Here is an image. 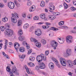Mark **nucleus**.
Here are the masks:
<instances>
[{
  "label": "nucleus",
  "instance_id": "obj_63",
  "mask_svg": "<svg viewBox=\"0 0 76 76\" xmlns=\"http://www.w3.org/2000/svg\"><path fill=\"white\" fill-rule=\"evenodd\" d=\"M45 23L46 25H51V23H50L46 22Z\"/></svg>",
  "mask_w": 76,
  "mask_h": 76
},
{
  "label": "nucleus",
  "instance_id": "obj_62",
  "mask_svg": "<svg viewBox=\"0 0 76 76\" xmlns=\"http://www.w3.org/2000/svg\"><path fill=\"white\" fill-rule=\"evenodd\" d=\"M43 59L45 61L47 60V57H46L45 56H44L43 55Z\"/></svg>",
  "mask_w": 76,
  "mask_h": 76
},
{
  "label": "nucleus",
  "instance_id": "obj_29",
  "mask_svg": "<svg viewBox=\"0 0 76 76\" xmlns=\"http://www.w3.org/2000/svg\"><path fill=\"white\" fill-rule=\"evenodd\" d=\"M49 9L52 10H55V7L54 5H50Z\"/></svg>",
  "mask_w": 76,
  "mask_h": 76
},
{
  "label": "nucleus",
  "instance_id": "obj_35",
  "mask_svg": "<svg viewBox=\"0 0 76 76\" xmlns=\"http://www.w3.org/2000/svg\"><path fill=\"white\" fill-rule=\"evenodd\" d=\"M27 6H31L32 5V2L31 1H28L27 3Z\"/></svg>",
  "mask_w": 76,
  "mask_h": 76
},
{
  "label": "nucleus",
  "instance_id": "obj_16",
  "mask_svg": "<svg viewBox=\"0 0 76 76\" xmlns=\"http://www.w3.org/2000/svg\"><path fill=\"white\" fill-rule=\"evenodd\" d=\"M58 42L60 44H63L64 42V39H62V38H59L58 39Z\"/></svg>",
  "mask_w": 76,
  "mask_h": 76
},
{
  "label": "nucleus",
  "instance_id": "obj_14",
  "mask_svg": "<svg viewBox=\"0 0 76 76\" xmlns=\"http://www.w3.org/2000/svg\"><path fill=\"white\" fill-rule=\"evenodd\" d=\"M67 65L69 67H72L73 66V62L71 61H68L67 62Z\"/></svg>",
  "mask_w": 76,
  "mask_h": 76
},
{
  "label": "nucleus",
  "instance_id": "obj_40",
  "mask_svg": "<svg viewBox=\"0 0 76 76\" xmlns=\"http://www.w3.org/2000/svg\"><path fill=\"white\" fill-rule=\"evenodd\" d=\"M40 6L42 7H44L45 6V2L44 1H42L40 4Z\"/></svg>",
  "mask_w": 76,
  "mask_h": 76
},
{
  "label": "nucleus",
  "instance_id": "obj_51",
  "mask_svg": "<svg viewBox=\"0 0 76 76\" xmlns=\"http://www.w3.org/2000/svg\"><path fill=\"white\" fill-rule=\"evenodd\" d=\"M1 31H4V27L3 26H1L0 27Z\"/></svg>",
  "mask_w": 76,
  "mask_h": 76
},
{
  "label": "nucleus",
  "instance_id": "obj_9",
  "mask_svg": "<svg viewBox=\"0 0 76 76\" xmlns=\"http://www.w3.org/2000/svg\"><path fill=\"white\" fill-rule=\"evenodd\" d=\"M17 69L16 67L15 66H12V73H15L16 75H19V73L18 72H17Z\"/></svg>",
  "mask_w": 76,
  "mask_h": 76
},
{
  "label": "nucleus",
  "instance_id": "obj_28",
  "mask_svg": "<svg viewBox=\"0 0 76 76\" xmlns=\"http://www.w3.org/2000/svg\"><path fill=\"white\" fill-rule=\"evenodd\" d=\"M2 54L3 56H4V57H5L6 58H8V59L10 58L9 56H8V55H7L6 54V53H4V52H2Z\"/></svg>",
  "mask_w": 76,
  "mask_h": 76
},
{
  "label": "nucleus",
  "instance_id": "obj_45",
  "mask_svg": "<svg viewBox=\"0 0 76 76\" xmlns=\"http://www.w3.org/2000/svg\"><path fill=\"white\" fill-rule=\"evenodd\" d=\"M64 21H61L59 23V25L60 26H62V25H64Z\"/></svg>",
  "mask_w": 76,
  "mask_h": 76
},
{
  "label": "nucleus",
  "instance_id": "obj_5",
  "mask_svg": "<svg viewBox=\"0 0 76 76\" xmlns=\"http://www.w3.org/2000/svg\"><path fill=\"white\" fill-rule=\"evenodd\" d=\"M43 56V54H41L40 55L37 56L36 58L37 61L38 62H41V61H42Z\"/></svg>",
  "mask_w": 76,
  "mask_h": 76
},
{
  "label": "nucleus",
  "instance_id": "obj_20",
  "mask_svg": "<svg viewBox=\"0 0 76 76\" xmlns=\"http://www.w3.org/2000/svg\"><path fill=\"white\" fill-rule=\"evenodd\" d=\"M72 50L70 49H67L66 50V53H67V54L70 56L72 54Z\"/></svg>",
  "mask_w": 76,
  "mask_h": 76
},
{
  "label": "nucleus",
  "instance_id": "obj_15",
  "mask_svg": "<svg viewBox=\"0 0 76 76\" xmlns=\"http://www.w3.org/2000/svg\"><path fill=\"white\" fill-rule=\"evenodd\" d=\"M40 17L41 19H44L45 20H47V18L45 17V14H42L40 15Z\"/></svg>",
  "mask_w": 76,
  "mask_h": 76
},
{
  "label": "nucleus",
  "instance_id": "obj_54",
  "mask_svg": "<svg viewBox=\"0 0 76 76\" xmlns=\"http://www.w3.org/2000/svg\"><path fill=\"white\" fill-rule=\"evenodd\" d=\"M61 29H66V28H67V27L66 26H61Z\"/></svg>",
  "mask_w": 76,
  "mask_h": 76
},
{
  "label": "nucleus",
  "instance_id": "obj_11",
  "mask_svg": "<svg viewBox=\"0 0 76 76\" xmlns=\"http://www.w3.org/2000/svg\"><path fill=\"white\" fill-rule=\"evenodd\" d=\"M48 66L50 69L53 70L54 69V63L52 62H50L48 64Z\"/></svg>",
  "mask_w": 76,
  "mask_h": 76
},
{
  "label": "nucleus",
  "instance_id": "obj_64",
  "mask_svg": "<svg viewBox=\"0 0 76 76\" xmlns=\"http://www.w3.org/2000/svg\"><path fill=\"white\" fill-rule=\"evenodd\" d=\"M73 64L74 65H76V59L73 61Z\"/></svg>",
  "mask_w": 76,
  "mask_h": 76
},
{
  "label": "nucleus",
  "instance_id": "obj_57",
  "mask_svg": "<svg viewBox=\"0 0 76 76\" xmlns=\"http://www.w3.org/2000/svg\"><path fill=\"white\" fill-rule=\"evenodd\" d=\"M15 5L18 7H20V4H19V3H17L15 4Z\"/></svg>",
  "mask_w": 76,
  "mask_h": 76
},
{
  "label": "nucleus",
  "instance_id": "obj_33",
  "mask_svg": "<svg viewBox=\"0 0 76 76\" xmlns=\"http://www.w3.org/2000/svg\"><path fill=\"white\" fill-rule=\"evenodd\" d=\"M27 18L29 20H31L32 19V14H28L27 16Z\"/></svg>",
  "mask_w": 76,
  "mask_h": 76
},
{
  "label": "nucleus",
  "instance_id": "obj_43",
  "mask_svg": "<svg viewBox=\"0 0 76 76\" xmlns=\"http://www.w3.org/2000/svg\"><path fill=\"white\" fill-rule=\"evenodd\" d=\"M49 35L50 37H53L54 36L53 32H50L49 34Z\"/></svg>",
  "mask_w": 76,
  "mask_h": 76
},
{
  "label": "nucleus",
  "instance_id": "obj_10",
  "mask_svg": "<svg viewBox=\"0 0 76 76\" xmlns=\"http://www.w3.org/2000/svg\"><path fill=\"white\" fill-rule=\"evenodd\" d=\"M11 20L12 22L13 23H16L18 22V20L17 19L13 16L11 17Z\"/></svg>",
  "mask_w": 76,
  "mask_h": 76
},
{
  "label": "nucleus",
  "instance_id": "obj_13",
  "mask_svg": "<svg viewBox=\"0 0 76 76\" xmlns=\"http://www.w3.org/2000/svg\"><path fill=\"white\" fill-rule=\"evenodd\" d=\"M11 16H12V17H14L15 18H16V19H19V15L18 14V13L16 12H15L14 14L12 13Z\"/></svg>",
  "mask_w": 76,
  "mask_h": 76
},
{
  "label": "nucleus",
  "instance_id": "obj_42",
  "mask_svg": "<svg viewBox=\"0 0 76 76\" xmlns=\"http://www.w3.org/2000/svg\"><path fill=\"white\" fill-rule=\"evenodd\" d=\"M35 58L34 57H30L29 58V60L30 61H34L35 60Z\"/></svg>",
  "mask_w": 76,
  "mask_h": 76
},
{
  "label": "nucleus",
  "instance_id": "obj_21",
  "mask_svg": "<svg viewBox=\"0 0 76 76\" xmlns=\"http://www.w3.org/2000/svg\"><path fill=\"white\" fill-rule=\"evenodd\" d=\"M29 27V24L28 23L24 24L23 26V28L25 29H26L28 28Z\"/></svg>",
  "mask_w": 76,
  "mask_h": 76
},
{
  "label": "nucleus",
  "instance_id": "obj_26",
  "mask_svg": "<svg viewBox=\"0 0 76 76\" xmlns=\"http://www.w3.org/2000/svg\"><path fill=\"white\" fill-rule=\"evenodd\" d=\"M2 21L3 22H7V20H8V18H7L5 17L4 18H3L2 19Z\"/></svg>",
  "mask_w": 76,
  "mask_h": 76
},
{
  "label": "nucleus",
  "instance_id": "obj_59",
  "mask_svg": "<svg viewBox=\"0 0 76 76\" xmlns=\"http://www.w3.org/2000/svg\"><path fill=\"white\" fill-rule=\"evenodd\" d=\"M5 27H6V28H9V25L8 24H6L5 25Z\"/></svg>",
  "mask_w": 76,
  "mask_h": 76
},
{
  "label": "nucleus",
  "instance_id": "obj_18",
  "mask_svg": "<svg viewBox=\"0 0 76 76\" xmlns=\"http://www.w3.org/2000/svg\"><path fill=\"white\" fill-rule=\"evenodd\" d=\"M19 51L21 53H23L25 51V48L24 47H20L19 49Z\"/></svg>",
  "mask_w": 76,
  "mask_h": 76
},
{
  "label": "nucleus",
  "instance_id": "obj_47",
  "mask_svg": "<svg viewBox=\"0 0 76 76\" xmlns=\"http://www.w3.org/2000/svg\"><path fill=\"white\" fill-rule=\"evenodd\" d=\"M71 10L72 11H75L76 10V8H75L73 7L71 8Z\"/></svg>",
  "mask_w": 76,
  "mask_h": 76
},
{
  "label": "nucleus",
  "instance_id": "obj_44",
  "mask_svg": "<svg viewBox=\"0 0 76 76\" xmlns=\"http://www.w3.org/2000/svg\"><path fill=\"white\" fill-rule=\"evenodd\" d=\"M4 40L5 41V45H8V42H9V41H8L6 39H4Z\"/></svg>",
  "mask_w": 76,
  "mask_h": 76
},
{
  "label": "nucleus",
  "instance_id": "obj_31",
  "mask_svg": "<svg viewBox=\"0 0 76 76\" xmlns=\"http://www.w3.org/2000/svg\"><path fill=\"white\" fill-rule=\"evenodd\" d=\"M18 35H22L23 34V31L21 29H19L18 32Z\"/></svg>",
  "mask_w": 76,
  "mask_h": 76
},
{
  "label": "nucleus",
  "instance_id": "obj_1",
  "mask_svg": "<svg viewBox=\"0 0 76 76\" xmlns=\"http://www.w3.org/2000/svg\"><path fill=\"white\" fill-rule=\"evenodd\" d=\"M13 34H14L13 31L10 29H7L4 32V34L5 35H7L8 37H12Z\"/></svg>",
  "mask_w": 76,
  "mask_h": 76
},
{
  "label": "nucleus",
  "instance_id": "obj_32",
  "mask_svg": "<svg viewBox=\"0 0 76 76\" xmlns=\"http://www.w3.org/2000/svg\"><path fill=\"white\" fill-rule=\"evenodd\" d=\"M28 65L29 66H30V67H34L35 65H34V63H32V62H30L28 64Z\"/></svg>",
  "mask_w": 76,
  "mask_h": 76
},
{
  "label": "nucleus",
  "instance_id": "obj_58",
  "mask_svg": "<svg viewBox=\"0 0 76 76\" xmlns=\"http://www.w3.org/2000/svg\"><path fill=\"white\" fill-rule=\"evenodd\" d=\"M4 6V4L2 3H0V7H3Z\"/></svg>",
  "mask_w": 76,
  "mask_h": 76
},
{
  "label": "nucleus",
  "instance_id": "obj_19",
  "mask_svg": "<svg viewBox=\"0 0 76 76\" xmlns=\"http://www.w3.org/2000/svg\"><path fill=\"white\" fill-rule=\"evenodd\" d=\"M45 68V65L44 63H42L40 64V68L41 69H44Z\"/></svg>",
  "mask_w": 76,
  "mask_h": 76
},
{
  "label": "nucleus",
  "instance_id": "obj_55",
  "mask_svg": "<svg viewBox=\"0 0 76 76\" xmlns=\"http://www.w3.org/2000/svg\"><path fill=\"white\" fill-rule=\"evenodd\" d=\"M22 44L23 45H27L28 44L26 42L24 41L23 42Z\"/></svg>",
  "mask_w": 76,
  "mask_h": 76
},
{
  "label": "nucleus",
  "instance_id": "obj_3",
  "mask_svg": "<svg viewBox=\"0 0 76 76\" xmlns=\"http://www.w3.org/2000/svg\"><path fill=\"white\" fill-rule=\"evenodd\" d=\"M72 39L73 37L70 35L66 36V41L67 44H71L72 42Z\"/></svg>",
  "mask_w": 76,
  "mask_h": 76
},
{
  "label": "nucleus",
  "instance_id": "obj_60",
  "mask_svg": "<svg viewBox=\"0 0 76 76\" xmlns=\"http://www.w3.org/2000/svg\"><path fill=\"white\" fill-rule=\"evenodd\" d=\"M3 45V44L2 43L0 44V50L2 48V46Z\"/></svg>",
  "mask_w": 76,
  "mask_h": 76
},
{
  "label": "nucleus",
  "instance_id": "obj_7",
  "mask_svg": "<svg viewBox=\"0 0 76 76\" xmlns=\"http://www.w3.org/2000/svg\"><path fill=\"white\" fill-rule=\"evenodd\" d=\"M7 6L9 8L13 9L15 7V4L13 2H10L7 3Z\"/></svg>",
  "mask_w": 76,
  "mask_h": 76
},
{
  "label": "nucleus",
  "instance_id": "obj_37",
  "mask_svg": "<svg viewBox=\"0 0 76 76\" xmlns=\"http://www.w3.org/2000/svg\"><path fill=\"white\" fill-rule=\"evenodd\" d=\"M21 16L23 18H25L26 17V14L25 12H23L22 13Z\"/></svg>",
  "mask_w": 76,
  "mask_h": 76
},
{
  "label": "nucleus",
  "instance_id": "obj_49",
  "mask_svg": "<svg viewBox=\"0 0 76 76\" xmlns=\"http://www.w3.org/2000/svg\"><path fill=\"white\" fill-rule=\"evenodd\" d=\"M49 50H47L46 51H45V56H48V55L49 54Z\"/></svg>",
  "mask_w": 76,
  "mask_h": 76
},
{
  "label": "nucleus",
  "instance_id": "obj_25",
  "mask_svg": "<svg viewBox=\"0 0 76 76\" xmlns=\"http://www.w3.org/2000/svg\"><path fill=\"white\" fill-rule=\"evenodd\" d=\"M25 39V37L24 36H20L19 37V40L20 41H23Z\"/></svg>",
  "mask_w": 76,
  "mask_h": 76
},
{
  "label": "nucleus",
  "instance_id": "obj_53",
  "mask_svg": "<svg viewBox=\"0 0 76 76\" xmlns=\"http://www.w3.org/2000/svg\"><path fill=\"white\" fill-rule=\"evenodd\" d=\"M34 26H31L30 27V28L29 31L30 32H32L34 30Z\"/></svg>",
  "mask_w": 76,
  "mask_h": 76
},
{
  "label": "nucleus",
  "instance_id": "obj_2",
  "mask_svg": "<svg viewBox=\"0 0 76 76\" xmlns=\"http://www.w3.org/2000/svg\"><path fill=\"white\" fill-rule=\"evenodd\" d=\"M50 45L53 48L54 50H56V47H57L58 43L56 41L53 40L50 42Z\"/></svg>",
  "mask_w": 76,
  "mask_h": 76
},
{
  "label": "nucleus",
  "instance_id": "obj_27",
  "mask_svg": "<svg viewBox=\"0 0 76 76\" xmlns=\"http://www.w3.org/2000/svg\"><path fill=\"white\" fill-rule=\"evenodd\" d=\"M48 18H49V19L51 20H53V19L56 18V17L53 15H50L48 16Z\"/></svg>",
  "mask_w": 76,
  "mask_h": 76
},
{
  "label": "nucleus",
  "instance_id": "obj_22",
  "mask_svg": "<svg viewBox=\"0 0 76 76\" xmlns=\"http://www.w3.org/2000/svg\"><path fill=\"white\" fill-rule=\"evenodd\" d=\"M30 40L31 42H34V43H37L38 42V40H37L35 38L33 37H31L30 38Z\"/></svg>",
  "mask_w": 76,
  "mask_h": 76
},
{
  "label": "nucleus",
  "instance_id": "obj_24",
  "mask_svg": "<svg viewBox=\"0 0 76 76\" xmlns=\"http://www.w3.org/2000/svg\"><path fill=\"white\" fill-rule=\"evenodd\" d=\"M22 21L21 20H19L18 21V22L17 23V26H20L22 25Z\"/></svg>",
  "mask_w": 76,
  "mask_h": 76
},
{
  "label": "nucleus",
  "instance_id": "obj_46",
  "mask_svg": "<svg viewBox=\"0 0 76 76\" xmlns=\"http://www.w3.org/2000/svg\"><path fill=\"white\" fill-rule=\"evenodd\" d=\"M53 14L54 15H55V16H58V15H60V13L54 12H53Z\"/></svg>",
  "mask_w": 76,
  "mask_h": 76
},
{
  "label": "nucleus",
  "instance_id": "obj_12",
  "mask_svg": "<svg viewBox=\"0 0 76 76\" xmlns=\"http://www.w3.org/2000/svg\"><path fill=\"white\" fill-rule=\"evenodd\" d=\"M35 9H36L35 6L33 5L30 8L29 11L30 12H34L35 10Z\"/></svg>",
  "mask_w": 76,
  "mask_h": 76
},
{
  "label": "nucleus",
  "instance_id": "obj_34",
  "mask_svg": "<svg viewBox=\"0 0 76 76\" xmlns=\"http://www.w3.org/2000/svg\"><path fill=\"white\" fill-rule=\"evenodd\" d=\"M19 58H25V57H26V55H19Z\"/></svg>",
  "mask_w": 76,
  "mask_h": 76
},
{
  "label": "nucleus",
  "instance_id": "obj_48",
  "mask_svg": "<svg viewBox=\"0 0 76 76\" xmlns=\"http://www.w3.org/2000/svg\"><path fill=\"white\" fill-rule=\"evenodd\" d=\"M51 29L54 31H57L58 29L57 28L53 27Z\"/></svg>",
  "mask_w": 76,
  "mask_h": 76
},
{
  "label": "nucleus",
  "instance_id": "obj_41",
  "mask_svg": "<svg viewBox=\"0 0 76 76\" xmlns=\"http://www.w3.org/2000/svg\"><path fill=\"white\" fill-rule=\"evenodd\" d=\"M63 56L64 57H67L68 56H70L69 55H68V54H67V52L66 53H64Z\"/></svg>",
  "mask_w": 76,
  "mask_h": 76
},
{
  "label": "nucleus",
  "instance_id": "obj_38",
  "mask_svg": "<svg viewBox=\"0 0 76 76\" xmlns=\"http://www.w3.org/2000/svg\"><path fill=\"white\" fill-rule=\"evenodd\" d=\"M64 9H67L68 8V5L66 3H64Z\"/></svg>",
  "mask_w": 76,
  "mask_h": 76
},
{
  "label": "nucleus",
  "instance_id": "obj_36",
  "mask_svg": "<svg viewBox=\"0 0 76 76\" xmlns=\"http://www.w3.org/2000/svg\"><path fill=\"white\" fill-rule=\"evenodd\" d=\"M36 46L37 47H39V48L41 47V43H39V42H37L36 43Z\"/></svg>",
  "mask_w": 76,
  "mask_h": 76
},
{
  "label": "nucleus",
  "instance_id": "obj_61",
  "mask_svg": "<svg viewBox=\"0 0 76 76\" xmlns=\"http://www.w3.org/2000/svg\"><path fill=\"white\" fill-rule=\"evenodd\" d=\"M9 45H10V46H12V45H13V43L10 42H9Z\"/></svg>",
  "mask_w": 76,
  "mask_h": 76
},
{
  "label": "nucleus",
  "instance_id": "obj_30",
  "mask_svg": "<svg viewBox=\"0 0 76 76\" xmlns=\"http://www.w3.org/2000/svg\"><path fill=\"white\" fill-rule=\"evenodd\" d=\"M41 42L43 45H45L46 44V43H47V42L46 40L44 39H42L41 40Z\"/></svg>",
  "mask_w": 76,
  "mask_h": 76
},
{
  "label": "nucleus",
  "instance_id": "obj_17",
  "mask_svg": "<svg viewBox=\"0 0 76 76\" xmlns=\"http://www.w3.org/2000/svg\"><path fill=\"white\" fill-rule=\"evenodd\" d=\"M14 47L15 49H19L20 47V45L18 43L16 42L14 44Z\"/></svg>",
  "mask_w": 76,
  "mask_h": 76
},
{
  "label": "nucleus",
  "instance_id": "obj_6",
  "mask_svg": "<svg viewBox=\"0 0 76 76\" xmlns=\"http://www.w3.org/2000/svg\"><path fill=\"white\" fill-rule=\"evenodd\" d=\"M34 34L36 35L39 37V36H40L41 35L42 32H41V29H37L35 30Z\"/></svg>",
  "mask_w": 76,
  "mask_h": 76
},
{
  "label": "nucleus",
  "instance_id": "obj_23",
  "mask_svg": "<svg viewBox=\"0 0 76 76\" xmlns=\"http://www.w3.org/2000/svg\"><path fill=\"white\" fill-rule=\"evenodd\" d=\"M7 71L9 73H12L13 72H12L11 71V69L10 68L9 66H7L6 67Z\"/></svg>",
  "mask_w": 76,
  "mask_h": 76
},
{
  "label": "nucleus",
  "instance_id": "obj_4",
  "mask_svg": "<svg viewBox=\"0 0 76 76\" xmlns=\"http://www.w3.org/2000/svg\"><path fill=\"white\" fill-rule=\"evenodd\" d=\"M60 62L63 66H66L67 65V61L63 58H60Z\"/></svg>",
  "mask_w": 76,
  "mask_h": 76
},
{
  "label": "nucleus",
  "instance_id": "obj_8",
  "mask_svg": "<svg viewBox=\"0 0 76 76\" xmlns=\"http://www.w3.org/2000/svg\"><path fill=\"white\" fill-rule=\"evenodd\" d=\"M25 69H26V71L28 74H32V75H34V72L31 71V69H28V66H27L25 65Z\"/></svg>",
  "mask_w": 76,
  "mask_h": 76
},
{
  "label": "nucleus",
  "instance_id": "obj_52",
  "mask_svg": "<svg viewBox=\"0 0 76 76\" xmlns=\"http://www.w3.org/2000/svg\"><path fill=\"white\" fill-rule=\"evenodd\" d=\"M32 52V49H30L29 50L28 52L27 53V54H30Z\"/></svg>",
  "mask_w": 76,
  "mask_h": 76
},
{
  "label": "nucleus",
  "instance_id": "obj_39",
  "mask_svg": "<svg viewBox=\"0 0 76 76\" xmlns=\"http://www.w3.org/2000/svg\"><path fill=\"white\" fill-rule=\"evenodd\" d=\"M39 17H38V16H35V17H34L33 18V19L34 20H39Z\"/></svg>",
  "mask_w": 76,
  "mask_h": 76
},
{
  "label": "nucleus",
  "instance_id": "obj_50",
  "mask_svg": "<svg viewBox=\"0 0 76 76\" xmlns=\"http://www.w3.org/2000/svg\"><path fill=\"white\" fill-rule=\"evenodd\" d=\"M42 28L44 29H46L48 28L49 27L48 26H42Z\"/></svg>",
  "mask_w": 76,
  "mask_h": 76
},
{
  "label": "nucleus",
  "instance_id": "obj_56",
  "mask_svg": "<svg viewBox=\"0 0 76 76\" xmlns=\"http://www.w3.org/2000/svg\"><path fill=\"white\" fill-rule=\"evenodd\" d=\"M36 70H37V71H38V70H39V67H38V66H37L36 67Z\"/></svg>",
  "mask_w": 76,
  "mask_h": 76
}]
</instances>
